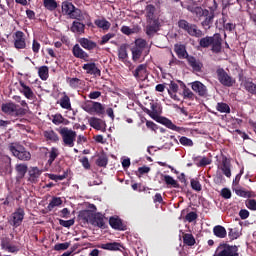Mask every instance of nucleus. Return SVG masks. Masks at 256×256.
<instances>
[{"instance_id": "f03ea898", "label": "nucleus", "mask_w": 256, "mask_h": 256, "mask_svg": "<svg viewBox=\"0 0 256 256\" xmlns=\"http://www.w3.org/2000/svg\"><path fill=\"white\" fill-rule=\"evenodd\" d=\"M57 131L61 135L64 147H75L77 132L69 129L68 127H60Z\"/></svg>"}, {"instance_id": "49530a36", "label": "nucleus", "mask_w": 256, "mask_h": 256, "mask_svg": "<svg viewBox=\"0 0 256 256\" xmlns=\"http://www.w3.org/2000/svg\"><path fill=\"white\" fill-rule=\"evenodd\" d=\"M131 51L133 61H139V59H141V55H143V50H141V48L133 47Z\"/></svg>"}, {"instance_id": "69168bd1", "label": "nucleus", "mask_w": 256, "mask_h": 256, "mask_svg": "<svg viewBox=\"0 0 256 256\" xmlns=\"http://www.w3.org/2000/svg\"><path fill=\"white\" fill-rule=\"evenodd\" d=\"M115 37V34L108 33L102 37V40L100 42V45H105V43H108L110 39H113Z\"/></svg>"}, {"instance_id": "6e6552de", "label": "nucleus", "mask_w": 256, "mask_h": 256, "mask_svg": "<svg viewBox=\"0 0 256 256\" xmlns=\"http://www.w3.org/2000/svg\"><path fill=\"white\" fill-rule=\"evenodd\" d=\"M216 75L219 83H221V85L224 87H233V85L236 83L235 78L229 76V74L223 68H218L216 70Z\"/></svg>"}, {"instance_id": "9d476101", "label": "nucleus", "mask_w": 256, "mask_h": 256, "mask_svg": "<svg viewBox=\"0 0 256 256\" xmlns=\"http://www.w3.org/2000/svg\"><path fill=\"white\" fill-rule=\"evenodd\" d=\"M133 77H135L138 81H145L147 77H149V73L147 72V65L140 64L132 71Z\"/></svg>"}, {"instance_id": "6e6d98bb", "label": "nucleus", "mask_w": 256, "mask_h": 256, "mask_svg": "<svg viewBox=\"0 0 256 256\" xmlns=\"http://www.w3.org/2000/svg\"><path fill=\"white\" fill-rule=\"evenodd\" d=\"M59 225H61L62 227H66V228L73 227V225H75V220L74 219H70V220L60 219Z\"/></svg>"}, {"instance_id": "f257e3e1", "label": "nucleus", "mask_w": 256, "mask_h": 256, "mask_svg": "<svg viewBox=\"0 0 256 256\" xmlns=\"http://www.w3.org/2000/svg\"><path fill=\"white\" fill-rule=\"evenodd\" d=\"M8 149L16 159H19V161H31V152L27 151L25 147L17 143H11L9 144Z\"/></svg>"}, {"instance_id": "0eeeda50", "label": "nucleus", "mask_w": 256, "mask_h": 256, "mask_svg": "<svg viewBox=\"0 0 256 256\" xmlns=\"http://www.w3.org/2000/svg\"><path fill=\"white\" fill-rule=\"evenodd\" d=\"M196 17L199 19L204 20L201 22V25L204 29H211V25H213V20L215 19V11H209L207 9H201L198 14H196Z\"/></svg>"}, {"instance_id": "c9c22d12", "label": "nucleus", "mask_w": 256, "mask_h": 256, "mask_svg": "<svg viewBox=\"0 0 256 256\" xmlns=\"http://www.w3.org/2000/svg\"><path fill=\"white\" fill-rule=\"evenodd\" d=\"M38 74L40 79H42V81H47V79H49V67L41 66L38 69Z\"/></svg>"}, {"instance_id": "4468645a", "label": "nucleus", "mask_w": 256, "mask_h": 256, "mask_svg": "<svg viewBox=\"0 0 256 256\" xmlns=\"http://www.w3.org/2000/svg\"><path fill=\"white\" fill-rule=\"evenodd\" d=\"M14 47L16 49H25L27 43L25 42V34L21 31H16L14 35Z\"/></svg>"}, {"instance_id": "e433bc0d", "label": "nucleus", "mask_w": 256, "mask_h": 256, "mask_svg": "<svg viewBox=\"0 0 256 256\" xmlns=\"http://www.w3.org/2000/svg\"><path fill=\"white\" fill-rule=\"evenodd\" d=\"M216 111L219 113H231V107L225 102H218L216 105Z\"/></svg>"}, {"instance_id": "3c124183", "label": "nucleus", "mask_w": 256, "mask_h": 256, "mask_svg": "<svg viewBox=\"0 0 256 256\" xmlns=\"http://www.w3.org/2000/svg\"><path fill=\"white\" fill-rule=\"evenodd\" d=\"M14 115H15V117H23V116L27 115V108L19 107L16 104Z\"/></svg>"}, {"instance_id": "f704fd0d", "label": "nucleus", "mask_w": 256, "mask_h": 256, "mask_svg": "<svg viewBox=\"0 0 256 256\" xmlns=\"http://www.w3.org/2000/svg\"><path fill=\"white\" fill-rule=\"evenodd\" d=\"M57 157H59V149L52 147L49 151L48 165H53V161H55Z\"/></svg>"}, {"instance_id": "58836bf2", "label": "nucleus", "mask_w": 256, "mask_h": 256, "mask_svg": "<svg viewBox=\"0 0 256 256\" xmlns=\"http://www.w3.org/2000/svg\"><path fill=\"white\" fill-rule=\"evenodd\" d=\"M212 41H213V36H206L199 40V45L200 47H203V49H207L211 47Z\"/></svg>"}, {"instance_id": "f8f14e48", "label": "nucleus", "mask_w": 256, "mask_h": 256, "mask_svg": "<svg viewBox=\"0 0 256 256\" xmlns=\"http://www.w3.org/2000/svg\"><path fill=\"white\" fill-rule=\"evenodd\" d=\"M181 7H183V9H187V11H190V13H193L196 16L198 15V12L203 9L197 6V2L194 0H186L185 2H181Z\"/></svg>"}, {"instance_id": "cd10ccee", "label": "nucleus", "mask_w": 256, "mask_h": 256, "mask_svg": "<svg viewBox=\"0 0 256 256\" xmlns=\"http://www.w3.org/2000/svg\"><path fill=\"white\" fill-rule=\"evenodd\" d=\"M175 53L178 59H187V57H189L187 49H185L183 45H175Z\"/></svg>"}, {"instance_id": "864d4df0", "label": "nucleus", "mask_w": 256, "mask_h": 256, "mask_svg": "<svg viewBox=\"0 0 256 256\" xmlns=\"http://www.w3.org/2000/svg\"><path fill=\"white\" fill-rule=\"evenodd\" d=\"M183 97L184 99H195V94L193 93V91H191V89L187 88V86H184V90H183Z\"/></svg>"}, {"instance_id": "774afa93", "label": "nucleus", "mask_w": 256, "mask_h": 256, "mask_svg": "<svg viewBox=\"0 0 256 256\" xmlns=\"http://www.w3.org/2000/svg\"><path fill=\"white\" fill-rule=\"evenodd\" d=\"M221 196L223 199H231V190L229 188H223L221 190Z\"/></svg>"}, {"instance_id": "5701e85b", "label": "nucleus", "mask_w": 256, "mask_h": 256, "mask_svg": "<svg viewBox=\"0 0 256 256\" xmlns=\"http://www.w3.org/2000/svg\"><path fill=\"white\" fill-rule=\"evenodd\" d=\"M90 126L97 131H101L103 127H105V122L99 118L91 117L89 119Z\"/></svg>"}, {"instance_id": "79ce46f5", "label": "nucleus", "mask_w": 256, "mask_h": 256, "mask_svg": "<svg viewBox=\"0 0 256 256\" xmlns=\"http://www.w3.org/2000/svg\"><path fill=\"white\" fill-rule=\"evenodd\" d=\"M44 137H46L49 141L57 142L59 141V135L55 133L53 130H48L44 132Z\"/></svg>"}, {"instance_id": "aec40b11", "label": "nucleus", "mask_w": 256, "mask_h": 256, "mask_svg": "<svg viewBox=\"0 0 256 256\" xmlns=\"http://www.w3.org/2000/svg\"><path fill=\"white\" fill-rule=\"evenodd\" d=\"M109 225L112 227V229H116L117 231H125V226L119 218L110 217Z\"/></svg>"}, {"instance_id": "423d86ee", "label": "nucleus", "mask_w": 256, "mask_h": 256, "mask_svg": "<svg viewBox=\"0 0 256 256\" xmlns=\"http://www.w3.org/2000/svg\"><path fill=\"white\" fill-rule=\"evenodd\" d=\"M62 13L64 15H68L70 19H81V17H83L81 9L75 7L71 2L62 3Z\"/></svg>"}, {"instance_id": "09e8293b", "label": "nucleus", "mask_w": 256, "mask_h": 256, "mask_svg": "<svg viewBox=\"0 0 256 256\" xmlns=\"http://www.w3.org/2000/svg\"><path fill=\"white\" fill-rule=\"evenodd\" d=\"M118 57L122 61L127 59V57H128V55H127V47L125 45H121L119 47V49H118Z\"/></svg>"}, {"instance_id": "39448f33", "label": "nucleus", "mask_w": 256, "mask_h": 256, "mask_svg": "<svg viewBox=\"0 0 256 256\" xmlns=\"http://www.w3.org/2000/svg\"><path fill=\"white\" fill-rule=\"evenodd\" d=\"M178 27L179 29H183V31H186L188 35H191V37H203V31L197 29V25L189 23L185 19H181L178 21Z\"/></svg>"}, {"instance_id": "c85d7f7f", "label": "nucleus", "mask_w": 256, "mask_h": 256, "mask_svg": "<svg viewBox=\"0 0 256 256\" xmlns=\"http://www.w3.org/2000/svg\"><path fill=\"white\" fill-rule=\"evenodd\" d=\"M213 233L219 239H225L227 237V230L221 225H217L213 228Z\"/></svg>"}, {"instance_id": "2f4dec72", "label": "nucleus", "mask_w": 256, "mask_h": 256, "mask_svg": "<svg viewBox=\"0 0 256 256\" xmlns=\"http://www.w3.org/2000/svg\"><path fill=\"white\" fill-rule=\"evenodd\" d=\"M60 205H63V200H61L60 197H53L47 206V210L53 211V209H55V207H60Z\"/></svg>"}, {"instance_id": "a19ab883", "label": "nucleus", "mask_w": 256, "mask_h": 256, "mask_svg": "<svg viewBox=\"0 0 256 256\" xmlns=\"http://www.w3.org/2000/svg\"><path fill=\"white\" fill-rule=\"evenodd\" d=\"M244 87L248 93H251L252 95H255L256 93V84L253 83L252 81L246 80L244 82Z\"/></svg>"}, {"instance_id": "603ef678", "label": "nucleus", "mask_w": 256, "mask_h": 256, "mask_svg": "<svg viewBox=\"0 0 256 256\" xmlns=\"http://www.w3.org/2000/svg\"><path fill=\"white\" fill-rule=\"evenodd\" d=\"M92 109L98 114V115H103L105 108H103V105L99 102H94Z\"/></svg>"}, {"instance_id": "473e14b6", "label": "nucleus", "mask_w": 256, "mask_h": 256, "mask_svg": "<svg viewBox=\"0 0 256 256\" xmlns=\"http://www.w3.org/2000/svg\"><path fill=\"white\" fill-rule=\"evenodd\" d=\"M94 23L97 27H99V29H103L104 31H109V29L111 28V23L105 19L95 20Z\"/></svg>"}, {"instance_id": "8fccbe9b", "label": "nucleus", "mask_w": 256, "mask_h": 256, "mask_svg": "<svg viewBox=\"0 0 256 256\" xmlns=\"http://www.w3.org/2000/svg\"><path fill=\"white\" fill-rule=\"evenodd\" d=\"M69 86L72 89H77L81 85V79L79 78H68Z\"/></svg>"}, {"instance_id": "13d9d810", "label": "nucleus", "mask_w": 256, "mask_h": 256, "mask_svg": "<svg viewBox=\"0 0 256 256\" xmlns=\"http://www.w3.org/2000/svg\"><path fill=\"white\" fill-rule=\"evenodd\" d=\"M48 177L49 179H51V181H63V179L67 178V174H63V175L49 174Z\"/></svg>"}, {"instance_id": "4be33fe9", "label": "nucleus", "mask_w": 256, "mask_h": 256, "mask_svg": "<svg viewBox=\"0 0 256 256\" xmlns=\"http://www.w3.org/2000/svg\"><path fill=\"white\" fill-rule=\"evenodd\" d=\"M16 104L13 102L3 103L1 106L2 113L6 115H14Z\"/></svg>"}, {"instance_id": "e2e57ef3", "label": "nucleus", "mask_w": 256, "mask_h": 256, "mask_svg": "<svg viewBox=\"0 0 256 256\" xmlns=\"http://www.w3.org/2000/svg\"><path fill=\"white\" fill-rule=\"evenodd\" d=\"M190 183L194 191H201L203 189L201 183L198 180L192 179Z\"/></svg>"}, {"instance_id": "dca6fc26", "label": "nucleus", "mask_w": 256, "mask_h": 256, "mask_svg": "<svg viewBox=\"0 0 256 256\" xmlns=\"http://www.w3.org/2000/svg\"><path fill=\"white\" fill-rule=\"evenodd\" d=\"M98 247H100V249H105L106 251H125V247L119 242H110Z\"/></svg>"}, {"instance_id": "338daca9", "label": "nucleus", "mask_w": 256, "mask_h": 256, "mask_svg": "<svg viewBox=\"0 0 256 256\" xmlns=\"http://www.w3.org/2000/svg\"><path fill=\"white\" fill-rule=\"evenodd\" d=\"M185 219L186 221H188V223H193V221L197 219V214L195 212H189L186 215Z\"/></svg>"}, {"instance_id": "a18cd8bd", "label": "nucleus", "mask_w": 256, "mask_h": 256, "mask_svg": "<svg viewBox=\"0 0 256 256\" xmlns=\"http://www.w3.org/2000/svg\"><path fill=\"white\" fill-rule=\"evenodd\" d=\"M121 33L124 35H133L135 33H139V28H130L129 26H122Z\"/></svg>"}, {"instance_id": "a211bd4d", "label": "nucleus", "mask_w": 256, "mask_h": 256, "mask_svg": "<svg viewBox=\"0 0 256 256\" xmlns=\"http://www.w3.org/2000/svg\"><path fill=\"white\" fill-rule=\"evenodd\" d=\"M82 69H84L88 75H96L97 77H101V70L97 68L95 63L84 64Z\"/></svg>"}, {"instance_id": "b1692460", "label": "nucleus", "mask_w": 256, "mask_h": 256, "mask_svg": "<svg viewBox=\"0 0 256 256\" xmlns=\"http://www.w3.org/2000/svg\"><path fill=\"white\" fill-rule=\"evenodd\" d=\"M28 169L29 167L27 166V164H17L15 166V171L17 172V178L23 179V177L27 175Z\"/></svg>"}, {"instance_id": "72a5a7b5", "label": "nucleus", "mask_w": 256, "mask_h": 256, "mask_svg": "<svg viewBox=\"0 0 256 256\" xmlns=\"http://www.w3.org/2000/svg\"><path fill=\"white\" fill-rule=\"evenodd\" d=\"M30 181H37L41 177V170L38 167H32L29 170Z\"/></svg>"}, {"instance_id": "c756f323", "label": "nucleus", "mask_w": 256, "mask_h": 256, "mask_svg": "<svg viewBox=\"0 0 256 256\" xmlns=\"http://www.w3.org/2000/svg\"><path fill=\"white\" fill-rule=\"evenodd\" d=\"M160 123L162 125H165L168 129H171L172 131H181V127H178L177 125L173 124V122L167 118H161Z\"/></svg>"}, {"instance_id": "6ab92c4d", "label": "nucleus", "mask_w": 256, "mask_h": 256, "mask_svg": "<svg viewBox=\"0 0 256 256\" xmlns=\"http://www.w3.org/2000/svg\"><path fill=\"white\" fill-rule=\"evenodd\" d=\"M78 43L83 47V49H86V51H93V49L97 47V43L87 38H80Z\"/></svg>"}, {"instance_id": "bb28decb", "label": "nucleus", "mask_w": 256, "mask_h": 256, "mask_svg": "<svg viewBox=\"0 0 256 256\" xmlns=\"http://www.w3.org/2000/svg\"><path fill=\"white\" fill-rule=\"evenodd\" d=\"M187 61L190 65V67H192V69H194V71H201L203 64H201V62L197 61V59L193 56H189L187 57Z\"/></svg>"}, {"instance_id": "de8ad7c7", "label": "nucleus", "mask_w": 256, "mask_h": 256, "mask_svg": "<svg viewBox=\"0 0 256 256\" xmlns=\"http://www.w3.org/2000/svg\"><path fill=\"white\" fill-rule=\"evenodd\" d=\"M107 163H109V158L106 155H101L96 160V165L98 167H107Z\"/></svg>"}, {"instance_id": "7ed1b4c3", "label": "nucleus", "mask_w": 256, "mask_h": 256, "mask_svg": "<svg viewBox=\"0 0 256 256\" xmlns=\"http://www.w3.org/2000/svg\"><path fill=\"white\" fill-rule=\"evenodd\" d=\"M84 219L87 223H90L94 227H99L100 229H105V216L101 213H91V211H86Z\"/></svg>"}, {"instance_id": "a878e982", "label": "nucleus", "mask_w": 256, "mask_h": 256, "mask_svg": "<svg viewBox=\"0 0 256 256\" xmlns=\"http://www.w3.org/2000/svg\"><path fill=\"white\" fill-rule=\"evenodd\" d=\"M221 171L223 172L225 177H231V162H229L227 158H223L222 160Z\"/></svg>"}, {"instance_id": "20e7f679", "label": "nucleus", "mask_w": 256, "mask_h": 256, "mask_svg": "<svg viewBox=\"0 0 256 256\" xmlns=\"http://www.w3.org/2000/svg\"><path fill=\"white\" fill-rule=\"evenodd\" d=\"M215 256H239V247L237 245L220 244L215 253Z\"/></svg>"}, {"instance_id": "7c9ffc66", "label": "nucleus", "mask_w": 256, "mask_h": 256, "mask_svg": "<svg viewBox=\"0 0 256 256\" xmlns=\"http://www.w3.org/2000/svg\"><path fill=\"white\" fill-rule=\"evenodd\" d=\"M155 11H156V8L155 6H153V4H149L145 7L146 21L150 19H155Z\"/></svg>"}, {"instance_id": "ea45409f", "label": "nucleus", "mask_w": 256, "mask_h": 256, "mask_svg": "<svg viewBox=\"0 0 256 256\" xmlns=\"http://www.w3.org/2000/svg\"><path fill=\"white\" fill-rule=\"evenodd\" d=\"M163 177L166 185H170L171 187H174V189H179V183L177 182V180H174L172 176L164 175Z\"/></svg>"}, {"instance_id": "ddd939ff", "label": "nucleus", "mask_w": 256, "mask_h": 256, "mask_svg": "<svg viewBox=\"0 0 256 256\" xmlns=\"http://www.w3.org/2000/svg\"><path fill=\"white\" fill-rule=\"evenodd\" d=\"M72 54L76 59H82V61H89V54L81 48L79 44H75L72 48Z\"/></svg>"}, {"instance_id": "5fc2aeb1", "label": "nucleus", "mask_w": 256, "mask_h": 256, "mask_svg": "<svg viewBox=\"0 0 256 256\" xmlns=\"http://www.w3.org/2000/svg\"><path fill=\"white\" fill-rule=\"evenodd\" d=\"M70 245L71 244L69 242L58 243L55 244L54 249L55 251H66V249H69Z\"/></svg>"}, {"instance_id": "9b49d317", "label": "nucleus", "mask_w": 256, "mask_h": 256, "mask_svg": "<svg viewBox=\"0 0 256 256\" xmlns=\"http://www.w3.org/2000/svg\"><path fill=\"white\" fill-rule=\"evenodd\" d=\"M210 47L212 53H221V51L223 50V38H221V34L216 33L212 36V42Z\"/></svg>"}, {"instance_id": "c03bdc74", "label": "nucleus", "mask_w": 256, "mask_h": 256, "mask_svg": "<svg viewBox=\"0 0 256 256\" xmlns=\"http://www.w3.org/2000/svg\"><path fill=\"white\" fill-rule=\"evenodd\" d=\"M44 7L48 11H55L57 9V2L55 0H44Z\"/></svg>"}, {"instance_id": "0e129e2a", "label": "nucleus", "mask_w": 256, "mask_h": 256, "mask_svg": "<svg viewBox=\"0 0 256 256\" xmlns=\"http://www.w3.org/2000/svg\"><path fill=\"white\" fill-rule=\"evenodd\" d=\"M246 207L250 209V211H256V200L255 199L246 200Z\"/></svg>"}, {"instance_id": "393cba45", "label": "nucleus", "mask_w": 256, "mask_h": 256, "mask_svg": "<svg viewBox=\"0 0 256 256\" xmlns=\"http://www.w3.org/2000/svg\"><path fill=\"white\" fill-rule=\"evenodd\" d=\"M70 29L72 33H77L78 35H82V33H85V24L79 21H74Z\"/></svg>"}, {"instance_id": "680f3d73", "label": "nucleus", "mask_w": 256, "mask_h": 256, "mask_svg": "<svg viewBox=\"0 0 256 256\" xmlns=\"http://www.w3.org/2000/svg\"><path fill=\"white\" fill-rule=\"evenodd\" d=\"M62 122H63V115L61 114L52 115V123H54V125H61Z\"/></svg>"}, {"instance_id": "f3484780", "label": "nucleus", "mask_w": 256, "mask_h": 256, "mask_svg": "<svg viewBox=\"0 0 256 256\" xmlns=\"http://www.w3.org/2000/svg\"><path fill=\"white\" fill-rule=\"evenodd\" d=\"M192 89L197 93L200 97H207V86L200 81H195L192 83Z\"/></svg>"}, {"instance_id": "bf43d9fd", "label": "nucleus", "mask_w": 256, "mask_h": 256, "mask_svg": "<svg viewBox=\"0 0 256 256\" xmlns=\"http://www.w3.org/2000/svg\"><path fill=\"white\" fill-rule=\"evenodd\" d=\"M135 45H136L135 47L137 49H141L143 51V49H145V47H147V41L144 39H137L135 41Z\"/></svg>"}, {"instance_id": "2eb2a0df", "label": "nucleus", "mask_w": 256, "mask_h": 256, "mask_svg": "<svg viewBox=\"0 0 256 256\" xmlns=\"http://www.w3.org/2000/svg\"><path fill=\"white\" fill-rule=\"evenodd\" d=\"M148 25L146 26L147 35H155L159 31V20L157 18H152L147 20Z\"/></svg>"}, {"instance_id": "4d7b16f0", "label": "nucleus", "mask_w": 256, "mask_h": 256, "mask_svg": "<svg viewBox=\"0 0 256 256\" xmlns=\"http://www.w3.org/2000/svg\"><path fill=\"white\" fill-rule=\"evenodd\" d=\"M181 145H184L185 147H193V140L185 137V136H182L180 139H179Z\"/></svg>"}, {"instance_id": "052dcab7", "label": "nucleus", "mask_w": 256, "mask_h": 256, "mask_svg": "<svg viewBox=\"0 0 256 256\" xmlns=\"http://www.w3.org/2000/svg\"><path fill=\"white\" fill-rule=\"evenodd\" d=\"M239 236H240V234H239V231H237V229H235V228L229 229L228 237L230 239H232V240L239 239Z\"/></svg>"}, {"instance_id": "4c0bfd02", "label": "nucleus", "mask_w": 256, "mask_h": 256, "mask_svg": "<svg viewBox=\"0 0 256 256\" xmlns=\"http://www.w3.org/2000/svg\"><path fill=\"white\" fill-rule=\"evenodd\" d=\"M183 243L184 245H187L188 247H193L195 245V237L193 234H184L183 235Z\"/></svg>"}, {"instance_id": "37998d69", "label": "nucleus", "mask_w": 256, "mask_h": 256, "mask_svg": "<svg viewBox=\"0 0 256 256\" xmlns=\"http://www.w3.org/2000/svg\"><path fill=\"white\" fill-rule=\"evenodd\" d=\"M60 107H62V109H71V99L69 98V96L64 95L60 99Z\"/></svg>"}, {"instance_id": "1a4fd4ad", "label": "nucleus", "mask_w": 256, "mask_h": 256, "mask_svg": "<svg viewBox=\"0 0 256 256\" xmlns=\"http://www.w3.org/2000/svg\"><path fill=\"white\" fill-rule=\"evenodd\" d=\"M25 219V210L23 208H18L14 213H12L9 223L12 227H20Z\"/></svg>"}, {"instance_id": "412c9836", "label": "nucleus", "mask_w": 256, "mask_h": 256, "mask_svg": "<svg viewBox=\"0 0 256 256\" xmlns=\"http://www.w3.org/2000/svg\"><path fill=\"white\" fill-rule=\"evenodd\" d=\"M20 87H22L21 93L26 97V99H33L35 97V93L31 90V87L27 86L25 82H19Z\"/></svg>"}]
</instances>
